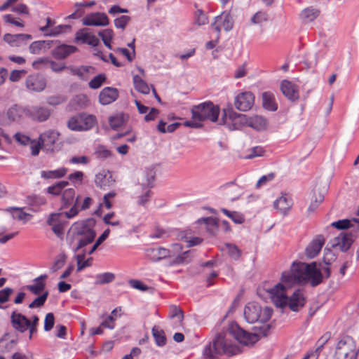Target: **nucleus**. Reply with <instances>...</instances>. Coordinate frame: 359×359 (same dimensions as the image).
<instances>
[{"instance_id":"37","label":"nucleus","mask_w":359,"mask_h":359,"mask_svg":"<svg viewBox=\"0 0 359 359\" xmlns=\"http://www.w3.org/2000/svg\"><path fill=\"white\" fill-rule=\"evenodd\" d=\"M75 191L72 188L65 189L62 193V201L63 206L68 208L75 202Z\"/></svg>"},{"instance_id":"50","label":"nucleus","mask_w":359,"mask_h":359,"mask_svg":"<svg viewBox=\"0 0 359 359\" xmlns=\"http://www.w3.org/2000/svg\"><path fill=\"white\" fill-rule=\"evenodd\" d=\"M226 247L228 250L229 255L232 259H233L234 260H238L240 258L241 255V251L236 245L227 243L226 244Z\"/></svg>"},{"instance_id":"15","label":"nucleus","mask_w":359,"mask_h":359,"mask_svg":"<svg viewBox=\"0 0 359 359\" xmlns=\"http://www.w3.org/2000/svg\"><path fill=\"white\" fill-rule=\"evenodd\" d=\"M118 97V90L112 87L104 88L99 95V101L100 104L107 105L116 101Z\"/></svg>"},{"instance_id":"62","label":"nucleus","mask_w":359,"mask_h":359,"mask_svg":"<svg viewBox=\"0 0 359 359\" xmlns=\"http://www.w3.org/2000/svg\"><path fill=\"white\" fill-rule=\"evenodd\" d=\"M43 41H36L32 42L29 47V52L32 54H39L43 47Z\"/></svg>"},{"instance_id":"17","label":"nucleus","mask_w":359,"mask_h":359,"mask_svg":"<svg viewBox=\"0 0 359 359\" xmlns=\"http://www.w3.org/2000/svg\"><path fill=\"white\" fill-rule=\"evenodd\" d=\"M146 256L151 261L156 262L169 257L170 256V251L163 247L151 248L146 250Z\"/></svg>"},{"instance_id":"33","label":"nucleus","mask_w":359,"mask_h":359,"mask_svg":"<svg viewBox=\"0 0 359 359\" xmlns=\"http://www.w3.org/2000/svg\"><path fill=\"white\" fill-rule=\"evenodd\" d=\"M67 172L65 168H61L55 170H42L41 177L43 179H59L64 177Z\"/></svg>"},{"instance_id":"53","label":"nucleus","mask_w":359,"mask_h":359,"mask_svg":"<svg viewBox=\"0 0 359 359\" xmlns=\"http://www.w3.org/2000/svg\"><path fill=\"white\" fill-rule=\"evenodd\" d=\"M79 201V196H77L76 198L75 202H74L73 206L71 208V209L67 212H62L63 217L71 219V218L74 217V216H76L79 213V208L77 207Z\"/></svg>"},{"instance_id":"64","label":"nucleus","mask_w":359,"mask_h":359,"mask_svg":"<svg viewBox=\"0 0 359 359\" xmlns=\"http://www.w3.org/2000/svg\"><path fill=\"white\" fill-rule=\"evenodd\" d=\"M332 226L339 230L347 229L351 226L350 220L342 219L332 223Z\"/></svg>"},{"instance_id":"39","label":"nucleus","mask_w":359,"mask_h":359,"mask_svg":"<svg viewBox=\"0 0 359 359\" xmlns=\"http://www.w3.org/2000/svg\"><path fill=\"white\" fill-rule=\"evenodd\" d=\"M323 200H324L323 194H322L320 193L317 194L316 191H314L313 198L311 199V204L307 209L308 215H309L311 213H313L316 211V210L318 208L319 205L323 201Z\"/></svg>"},{"instance_id":"41","label":"nucleus","mask_w":359,"mask_h":359,"mask_svg":"<svg viewBox=\"0 0 359 359\" xmlns=\"http://www.w3.org/2000/svg\"><path fill=\"white\" fill-rule=\"evenodd\" d=\"M221 211L225 215H226L228 217L231 219V220L235 224H241L243 223L245 221V218H244L243 215L238 212H236V211L231 212L226 208H222Z\"/></svg>"},{"instance_id":"19","label":"nucleus","mask_w":359,"mask_h":359,"mask_svg":"<svg viewBox=\"0 0 359 359\" xmlns=\"http://www.w3.org/2000/svg\"><path fill=\"white\" fill-rule=\"evenodd\" d=\"M55 24H46L45 26L40 27V30L46 36H55L60 34L66 32L70 29V25L67 24H60L54 26Z\"/></svg>"},{"instance_id":"18","label":"nucleus","mask_w":359,"mask_h":359,"mask_svg":"<svg viewBox=\"0 0 359 359\" xmlns=\"http://www.w3.org/2000/svg\"><path fill=\"white\" fill-rule=\"evenodd\" d=\"M74 41L76 43L80 42L83 44H88L93 47L97 46L100 43V40L97 37L84 29L79 30L76 32Z\"/></svg>"},{"instance_id":"23","label":"nucleus","mask_w":359,"mask_h":359,"mask_svg":"<svg viewBox=\"0 0 359 359\" xmlns=\"http://www.w3.org/2000/svg\"><path fill=\"white\" fill-rule=\"evenodd\" d=\"M59 133L54 130H49L41 134L39 139L47 149L53 150L52 147L57 140Z\"/></svg>"},{"instance_id":"3","label":"nucleus","mask_w":359,"mask_h":359,"mask_svg":"<svg viewBox=\"0 0 359 359\" xmlns=\"http://www.w3.org/2000/svg\"><path fill=\"white\" fill-rule=\"evenodd\" d=\"M266 291L276 307L283 309L288 306L291 311L297 312L306 304V298L301 289L296 290L290 297L287 295L286 287L282 283H278Z\"/></svg>"},{"instance_id":"45","label":"nucleus","mask_w":359,"mask_h":359,"mask_svg":"<svg viewBox=\"0 0 359 359\" xmlns=\"http://www.w3.org/2000/svg\"><path fill=\"white\" fill-rule=\"evenodd\" d=\"M48 291H46L42 294L37 297L32 302L29 304V308L35 309L43 306L48 297Z\"/></svg>"},{"instance_id":"8","label":"nucleus","mask_w":359,"mask_h":359,"mask_svg":"<svg viewBox=\"0 0 359 359\" xmlns=\"http://www.w3.org/2000/svg\"><path fill=\"white\" fill-rule=\"evenodd\" d=\"M23 111L25 116L37 122H44L47 121L52 113V110L49 108L40 105L26 107L24 108Z\"/></svg>"},{"instance_id":"34","label":"nucleus","mask_w":359,"mask_h":359,"mask_svg":"<svg viewBox=\"0 0 359 359\" xmlns=\"http://www.w3.org/2000/svg\"><path fill=\"white\" fill-rule=\"evenodd\" d=\"M331 338V333L330 332H325L316 342V348L314 351L311 352L315 359H317L320 354L324 346Z\"/></svg>"},{"instance_id":"54","label":"nucleus","mask_w":359,"mask_h":359,"mask_svg":"<svg viewBox=\"0 0 359 359\" xmlns=\"http://www.w3.org/2000/svg\"><path fill=\"white\" fill-rule=\"evenodd\" d=\"M65 260H66L65 255H60L55 259L52 267L50 268V271L52 272H55L57 270H59L60 269H61L64 266V264L65 263Z\"/></svg>"},{"instance_id":"28","label":"nucleus","mask_w":359,"mask_h":359,"mask_svg":"<svg viewBox=\"0 0 359 359\" xmlns=\"http://www.w3.org/2000/svg\"><path fill=\"white\" fill-rule=\"evenodd\" d=\"M48 278L46 274L41 275L34 280V285H27L26 288L32 292L34 294L38 295L44 290L46 283L44 280Z\"/></svg>"},{"instance_id":"2","label":"nucleus","mask_w":359,"mask_h":359,"mask_svg":"<svg viewBox=\"0 0 359 359\" xmlns=\"http://www.w3.org/2000/svg\"><path fill=\"white\" fill-rule=\"evenodd\" d=\"M323 278V276L317 267L316 262H294L290 272H283L281 280L288 285L306 284L310 282L311 286L316 287L322 283Z\"/></svg>"},{"instance_id":"20","label":"nucleus","mask_w":359,"mask_h":359,"mask_svg":"<svg viewBox=\"0 0 359 359\" xmlns=\"http://www.w3.org/2000/svg\"><path fill=\"white\" fill-rule=\"evenodd\" d=\"M11 323L13 328L21 333L25 332L27 330V323L29 319L24 315L13 311L11 316Z\"/></svg>"},{"instance_id":"48","label":"nucleus","mask_w":359,"mask_h":359,"mask_svg":"<svg viewBox=\"0 0 359 359\" xmlns=\"http://www.w3.org/2000/svg\"><path fill=\"white\" fill-rule=\"evenodd\" d=\"M106 79L107 77L105 74H100L90 80L88 86L92 89H97L102 85Z\"/></svg>"},{"instance_id":"22","label":"nucleus","mask_w":359,"mask_h":359,"mask_svg":"<svg viewBox=\"0 0 359 359\" xmlns=\"http://www.w3.org/2000/svg\"><path fill=\"white\" fill-rule=\"evenodd\" d=\"M115 180L113 179L112 175L109 171H102L95 175V183L97 187L102 189H107L111 187Z\"/></svg>"},{"instance_id":"30","label":"nucleus","mask_w":359,"mask_h":359,"mask_svg":"<svg viewBox=\"0 0 359 359\" xmlns=\"http://www.w3.org/2000/svg\"><path fill=\"white\" fill-rule=\"evenodd\" d=\"M95 236V231H90L87 233V235L75 236L76 239L77 240V245L73 248L74 252H76L86 245L91 243L94 241Z\"/></svg>"},{"instance_id":"13","label":"nucleus","mask_w":359,"mask_h":359,"mask_svg":"<svg viewBox=\"0 0 359 359\" xmlns=\"http://www.w3.org/2000/svg\"><path fill=\"white\" fill-rule=\"evenodd\" d=\"M324 243V237L322 235L317 236L306 248V256L310 259L316 257L320 252Z\"/></svg>"},{"instance_id":"9","label":"nucleus","mask_w":359,"mask_h":359,"mask_svg":"<svg viewBox=\"0 0 359 359\" xmlns=\"http://www.w3.org/2000/svg\"><path fill=\"white\" fill-rule=\"evenodd\" d=\"M254 102L255 97L251 92H243L236 97L234 104L238 110L246 111L252 108Z\"/></svg>"},{"instance_id":"52","label":"nucleus","mask_w":359,"mask_h":359,"mask_svg":"<svg viewBox=\"0 0 359 359\" xmlns=\"http://www.w3.org/2000/svg\"><path fill=\"white\" fill-rule=\"evenodd\" d=\"M27 201L29 205L35 206H40L46 203V200L44 197L37 195L29 196Z\"/></svg>"},{"instance_id":"46","label":"nucleus","mask_w":359,"mask_h":359,"mask_svg":"<svg viewBox=\"0 0 359 359\" xmlns=\"http://www.w3.org/2000/svg\"><path fill=\"white\" fill-rule=\"evenodd\" d=\"M211 31L216 33L215 39L206 43L205 47L207 49H212L215 47L220 37L221 27L220 26H216V24H212Z\"/></svg>"},{"instance_id":"55","label":"nucleus","mask_w":359,"mask_h":359,"mask_svg":"<svg viewBox=\"0 0 359 359\" xmlns=\"http://www.w3.org/2000/svg\"><path fill=\"white\" fill-rule=\"evenodd\" d=\"M181 239L188 243V245H187L188 248L198 245L201 244L203 241V239L199 237L191 238L189 236H187V235H184V236L181 235Z\"/></svg>"},{"instance_id":"51","label":"nucleus","mask_w":359,"mask_h":359,"mask_svg":"<svg viewBox=\"0 0 359 359\" xmlns=\"http://www.w3.org/2000/svg\"><path fill=\"white\" fill-rule=\"evenodd\" d=\"M66 101L67 97L62 95L49 96L46 100L47 103L52 106L60 104Z\"/></svg>"},{"instance_id":"49","label":"nucleus","mask_w":359,"mask_h":359,"mask_svg":"<svg viewBox=\"0 0 359 359\" xmlns=\"http://www.w3.org/2000/svg\"><path fill=\"white\" fill-rule=\"evenodd\" d=\"M64 218L62 212L51 213L47 219V224L48 225L53 224H67V222L64 220Z\"/></svg>"},{"instance_id":"59","label":"nucleus","mask_w":359,"mask_h":359,"mask_svg":"<svg viewBox=\"0 0 359 359\" xmlns=\"http://www.w3.org/2000/svg\"><path fill=\"white\" fill-rule=\"evenodd\" d=\"M55 324V317L53 313L46 314L44 320V330L48 332L52 330Z\"/></svg>"},{"instance_id":"10","label":"nucleus","mask_w":359,"mask_h":359,"mask_svg":"<svg viewBox=\"0 0 359 359\" xmlns=\"http://www.w3.org/2000/svg\"><path fill=\"white\" fill-rule=\"evenodd\" d=\"M25 85L28 90L34 92H41L46 86V79L39 74H34L27 76Z\"/></svg>"},{"instance_id":"25","label":"nucleus","mask_w":359,"mask_h":359,"mask_svg":"<svg viewBox=\"0 0 359 359\" xmlns=\"http://www.w3.org/2000/svg\"><path fill=\"white\" fill-rule=\"evenodd\" d=\"M273 206L281 214L286 215L292 206V201L286 196H282L274 201Z\"/></svg>"},{"instance_id":"47","label":"nucleus","mask_w":359,"mask_h":359,"mask_svg":"<svg viewBox=\"0 0 359 359\" xmlns=\"http://www.w3.org/2000/svg\"><path fill=\"white\" fill-rule=\"evenodd\" d=\"M99 36L102 38L104 44L109 48H111V41L113 38V32L111 29H104L99 32Z\"/></svg>"},{"instance_id":"36","label":"nucleus","mask_w":359,"mask_h":359,"mask_svg":"<svg viewBox=\"0 0 359 359\" xmlns=\"http://www.w3.org/2000/svg\"><path fill=\"white\" fill-rule=\"evenodd\" d=\"M153 337L158 346H163L166 344L164 331L158 326H154L151 330Z\"/></svg>"},{"instance_id":"26","label":"nucleus","mask_w":359,"mask_h":359,"mask_svg":"<svg viewBox=\"0 0 359 359\" xmlns=\"http://www.w3.org/2000/svg\"><path fill=\"white\" fill-rule=\"evenodd\" d=\"M262 106L271 111H276L278 109V104L276 102L275 96L271 92H264L262 93Z\"/></svg>"},{"instance_id":"14","label":"nucleus","mask_w":359,"mask_h":359,"mask_svg":"<svg viewBox=\"0 0 359 359\" xmlns=\"http://www.w3.org/2000/svg\"><path fill=\"white\" fill-rule=\"evenodd\" d=\"M78 50V48L72 45L62 44L56 46L51 51L52 55L57 60H63Z\"/></svg>"},{"instance_id":"35","label":"nucleus","mask_w":359,"mask_h":359,"mask_svg":"<svg viewBox=\"0 0 359 359\" xmlns=\"http://www.w3.org/2000/svg\"><path fill=\"white\" fill-rule=\"evenodd\" d=\"M24 108L19 107L17 104H14L7 110V117L11 122L17 121L22 117L24 114Z\"/></svg>"},{"instance_id":"21","label":"nucleus","mask_w":359,"mask_h":359,"mask_svg":"<svg viewBox=\"0 0 359 359\" xmlns=\"http://www.w3.org/2000/svg\"><path fill=\"white\" fill-rule=\"evenodd\" d=\"M153 181L154 177H152L151 179L147 180V183L146 184H144L140 185V188H141L142 194L137 197V204L139 205L145 207L147 203L150 201L152 196L151 188L153 187Z\"/></svg>"},{"instance_id":"12","label":"nucleus","mask_w":359,"mask_h":359,"mask_svg":"<svg viewBox=\"0 0 359 359\" xmlns=\"http://www.w3.org/2000/svg\"><path fill=\"white\" fill-rule=\"evenodd\" d=\"M32 39V35L27 34H6L4 36V40L13 47H20L26 45Z\"/></svg>"},{"instance_id":"29","label":"nucleus","mask_w":359,"mask_h":359,"mask_svg":"<svg viewBox=\"0 0 359 359\" xmlns=\"http://www.w3.org/2000/svg\"><path fill=\"white\" fill-rule=\"evenodd\" d=\"M95 224V221L93 219H88L86 220L83 221L80 224H76V232L75 236L87 235V233L90 231H95L93 229V226Z\"/></svg>"},{"instance_id":"1","label":"nucleus","mask_w":359,"mask_h":359,"mask_svg":"<svg viewBox=\"0 0 359 359\" xmlns=\"http://www.w3.org/2000/svg\"><path fill=\"white\" fill-rule=\"evenodd\" d=\"M273 313L272 309L265 307L262 310L261 306L255 302H249L245 307L244 316L249 323L259 321L263 324L254 327V332L250 333L236 323L233 322L229 325L227 334L222 333L217 335L212 342L206 345L203 350V355L205 359H215L222 354L236 355L240 352L239 347L233 344L227 337V335L233 337L240 344L249 346L255 344L261 337H266L269 334L271 326L264 324L269 320Z\"/></svg>"},{"instance_id":"6","label":"nucleus","mask_w":359,"mask_h":359,"mask_svg":"<svg viewBox=\"0 0 359 359\" xmlns=\"http://www.w3.org/2000/svg\"><path fill=\"white\" fill-rule=\"evenodd\" d=\"M248 116L245 114H238L232 108L224 109L222 118V124L225 125L230 130H241L248 126Z\"/></svg>"},{"instance_id":"32","label":"nucleus","mask_w":359,"mask_h":359,"mask_svg":"<svg viewBox=\"0 0 359 359\" xmlns=\"http://www.w3.org/2000/svg\"><path fill=\"white\" fill-rule=\"evenodd\" d=\"M320 13V11L317 8L308 7L302 11L300 18L306 22H312L319 16Z\"/></svg>"},{"instance_id":"4","label":"nucleus","mask_w":359,"mask_h":359,"mask_svg":"<svg viewBox=\"0 0 359 359\" xmlns=\"http://www.w3.org/2000/svg\"><path fill=\"white\" fill-rule=\"evenodd\" d=\"M192 118L198 121L209 120L215 122L219 114V107L212 102H205L194 106L191 109Z\"/></svg>"},{"instance_id":"5","label":"nucleus","mask_w":359,"mask_h":359,"mask_svg":"<svg viewBox=\"0 0 359 359\" xmlns=\"http://www.w3.org/2000/svg\"><path fill=\"white\" fill-rule=\"evenodd\" d=\"M96 124V117L86 113H79L70 117L67 123L68 128L73 131H87Z\"/></svg>"},{"instance_id":"11","label":"nucleus","mask_w":359,"mask_h":359,"mask_svg":"<svg viewBox=\"0 0 359 359\" xmlns=\"http://www.w3.org/2000/svg\"><path fill=\"white\" fill-rule=\"evenodd\" d=\"M353 241L351 234L341 232L338 236L330 241V244L332 248H339L341 252H346L351 246Z\"/></svg>"},{"instance_id":"58","label":"nucleus","mask_w":359,"mask_h":359,"mask_svg":"<svg viewBox=\"0 0 359 359\" xmlns=\"http://www.w3.org/2000/svg\"><path fill=\"white\" fill-rule=\"evenodd\" d=\"M337 258V256L327 248L325 249V253L323 258V262L327 265H330Z\"/></svg>"},{"instance_id":"38","label":"nucleus","mask_w":359,"mask_h":359,"mask_svg":"<svg viewBox=\"0 0 359 359\" xmlns=\"http://www.w3.org/2000/svg\"><path fill=\"white\" fill-rule=\"evenodd\" d=\"M133 83L135 90L138 92L142 94L149 93L150 89L148 84L138 75H135L133 76Z\"/></svg>"},{"instance_id":"44","label":"nucleus","mask_w":359,"mask_h":359,"mask_svg":"<svg viewBox=\"0 0 359 359\" xmlns=\"http://www.w3.org/2000/svg\"><path fill=\"white\" fill-rule=\"evenodd\" d=\"M115 279V275L110 272H105L96 276V283L103 285L111 283Z\"/></svg>"},{"instance_id":"60","label":"nucleus","mask_w":359,"mask_h":359,"mask_svg":"<svg viewBox=\"0 0 359 359\" xmlns=\"http://www.w3.org/2000/svg\"><path fill=\"white\" fill-rule=\"evenodd\" d=\"M264 150L262 147L257 146L252 147L249 151V154L245 156L247 159H252L255 157L261 156L264 154Z\"/></svg>"},{"instance_id":"57","label":"nucleus","mask_w":359,"mask_h":359,"mask_svg":"<svg viewBox=\"0 0 359 359\" xmlns=\"http://www.w3.org/2000/svg\"><path fill=\"white\" fill-rule=\"evenodd\" d=\"M15 140L22 145H27L28 144L34 143V140H32L31 138L25 135L20 133H16L14 135Z\"/></svg>"},{"instance_id":"42","label":"nucleus","mask_w":359,"mask_h":359,"mask_svg":"<svg viewBox=\"0 0 359 359\" xmlns=\"http://www.w3.org/2000/svg\"><path fill=\"white\" fill-rule=\"evenodd\" d=\"M68 184L69 182L67 181H61L57 182L53 186L48 187L47 193L53 196H58L62 192L63 189L66 187Z\"/></svg>"},{"instance_id":"24","label":"nucleus","mask_w":359,"mask_h":359,"mask_svg":"<svg viewBox=\"0 0 359 359\" xmlns=\"http://www.w3.org/2000/svg\"><path fill=\"white\" fill-rule=\"evenodd\" d=\"M41 64H49L50 68L52 71L56 73H60L66 69V65L65 64H60L46 57L39 58L33 62L32 66L34 68L39 69Z\"/></svg>"},{"instance_id":"63","label":"nucleus","mask_w":359,"mask_h":359,"mask_svg":"<svg viewBox=\"0 0 359 359\" xmlns=\"http://www.w3.org/2000/svg\"><path fill=\"white\" fill-rule=\"evenodd\" d=\"M13 290L10 287H6L0 290V304L6 303L8 301L10 295L13 293Z\"/></svg>"},{"instance_id":"16","label":"nucleus","mask_w":359,"mask_h":359,"mask_svg":"<svg viewBox=\"0 0 359 359\" xmlns=\"http://www.w3.org/2000/svg\"><path fill=\"white\" fill-rule=\"evenodd\" d=\"M280 90L289 100L294 102L299 99L297 86L292 82L287 80L283 81L280 84Z\"/></svg>"},{"instance_id":"40","label":"nucleus","mask_w":359,"mask_h":359,"mask_svg":"<svg viewBox=\"0 0 359 359\" xmlns=\"http://www.w3.org/2000/svg\"><path fill=\"white\" fill-rule=\"evenodd\" d=\"M82 22H108L107 15L102 13H95L85 17Z\"/></svg>"},{"instance_id":"43","label":"nucleus","mask_w":359,"mask_h":359,"mask_svg":"<svg viewBox=\"0 0 359 359\" xmlns=\"http://www.w3.org/2000/svg\"><path fill=\"white\" fill-rule=\"evenodd\" d=\"M76 262H77V269H76L77 272H80L85 268L90 266L92 265V262H93L92 257H90V258L87 259L86 260H85L83 255H77L76 256Z\"/></svg>"},{"instance_id":"27","label":"nucleus","mask_w":359,"mask_h":359,"mask_svg":"<svg viewBox=\"0 0 359 359\" xmlns=\"http://www.w3.org/2000/svg\"><path fill=\"white\" fill-rule=\"evenodd\" d=\"M248 126L256 130H264L267 128V120L262 116L248 117Z\"/></svg>"},{"instance_id":"61","label":"nucleus","mask_w":359,"mask_h":359,"mask_svg":"<svg viewBox=\"0 0 359 359\" xmlns=\"http://www.w3.org/2000/svg\"><path fill=\"white\" fill-rule=\"evenodd\" d=\"M95 154L97 158L104 159L111 156V153L104 146H99L96 151Z\"/></svg>"},{"instance_id":"7","label":"nucleus","mask_w":359,"mask_h":359,"mask_svg":"<svg viewBox=\"0 0 359 359\" xmlns=\"http://www.w3.org/2000/svg\"><path fill=\"white\" fill-rule=\"evenodd\" d=\"M336 351L337 353L343 354L342 359H357L359 353L355 340L350 336H345L338 341Z\"/></svg>"},{"instance_id":"31","label":"nucleus","mask_w":359,"mask_h":359,"mask_svg":"<svg viewBox=\"0 0 359 359\" xmlns=\"http://www.w3.org/2000/svg\"><path fill=\"white\" fill-rule=\"evenodd\" d=\"M199 224H204L206 230L212 235H215L218 231L217 219L212 217H202L198 219Z\"/></svg>"},{"instance_id":"56","label":"nucleus","mask_w":359,"mask_h":359,"mask_svg":"<svg viewBox=\"0 0 359 359\" xmlns=\"http://www.w3.org/2000/svg\"><path fill=\"white\" fill-rule=\"evenodd\" d=\"M103 318L102 322L101 323V326L109 328L110 330H113L115 327V318L112 316H102Z\"/></svg>"}]
</instances>
